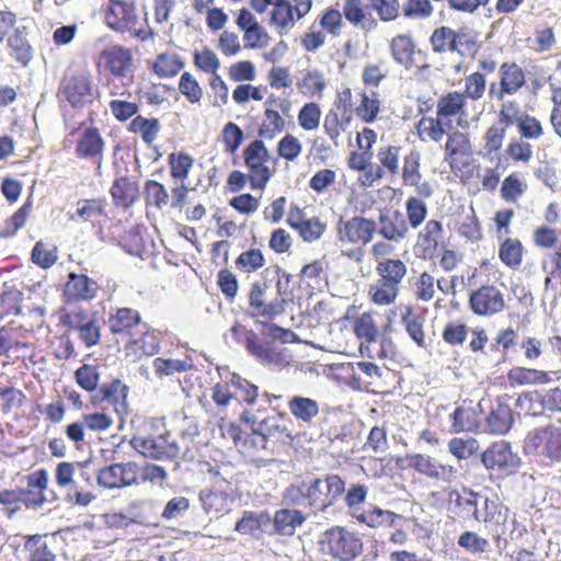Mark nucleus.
Segmentation results:
<instances>
[{
	"label": "nucleus",
	"instance_id": "nucleus-1",
	"mask_svg": "<svg viewBox=\"0 0 561 561\" xmlns=\"http://www.w3.org/2000/svg\"><path fill=\"white\" fill-rule=\"evenodd\" d=\"M324 553L337 561H352L363 549V542L354 533L335 526L322 534L320 539Z\"/></svg>",
	"mask_w": 561,
	"mask_h": 561
},
{
	"label": "nucleus",
	"instance_id": "nucleus-2",
	"mask_svg": "<svg viewBox=\"0 0 561 561\" xmlns=\"http://www.w3.org/2000/svg\"><path fill=\"white\" fill-rule=\"evenodd\" d=\"M525 448L549 465H561V428L548 425L535 430L527 435Z\"/></svg>",
	"mask_w": 561,
	"mask_h": 561
},
{
	"label": "nucleus",
	"instance_id": "nucleus-3",
	"mask_svg": "<svg viewBox=\"0 0 561 561\" xmlns=\"http://www.w3.org/2000/svg\"><path fill=\"white\" fill-rule=\"evenodd\" d=\"M104 19L113 31L128 32L134 37L145 38L142 23L131 2L110 0L104 9Z\"/></svg>",
	"mask_w": 561,
	"mask_h": 561
},
{
	"label": "nucleus",
	"instance_id": "nucleus-4",
	"mask_svg": "<svg viewBox=\"0 0 561 561\" xmlns=\"http://www.w3.org/2000/svg\"><path fill=\"white\" fill-rule=\"evenodd\" d=\"M244 162L249 169V181L253 190H263L272 178L266 165L268 151L262 140H254L244 150Z\"/></svg>",
	"mask_w": 561,
	"mask_h": 561
},
{
	"label": "nucleus",
	"instance_id": "nucleus-5",
	"mask_svg": "<svg viewBox=\"0 0 561 561\" xmlns=\"http://www.w3.org/2000/svg\"><path fill=\"white\" fill-rule=\"evenodd\" d=\"M58 95L61 101H67L75 108L90 104L94 99L91 77L85 72L66 77Z\"/></svg>",
	"mask_w": 561,
	"mask_h": 561
},
{
	"label": "nucleus",
	"instance_id": "nucleus-6",
	"mask_svg": "<svg viewBox=\"0 0 561 561\" xmlns=\"http://www.w3.org/2000/svg\"><path fill=\"white\" fill-rule=\"evenodd\" d=\"M139 467L134 461L113 463L98 471V484L105 489H122L138 483Z\"/></svg>",
	"mask_w": 561,
	"mask_h": 561
},
{
	"label": "nucleus",
	"instance_id": "nucleus-7",
	"mask_svg": "<svg viewBox=\"0 0 561 561\" xmlns=\"http://www.w3.org/2000/svg\"><path fill=\"white\" fill-rule=\"evenodd\" d=\"M131 447L146 458L151 459H174L181 453L176 440H170L168 436H135L130 440Z\"/></svg>",
	"mask_w": 561,
	"mask_h": 561
},
{
	"label": "nucleus",
	"instance_id": "nucleus-8",
	"mask_svg": "<svg viewBox=\"0 0 561 561\" xmlns=\"http://www.w3.org/2000/svg\"><path fill=\"white\" fill-rule=\"evenodd\" d=\"M316 512L325 513L345 491V482L336 474L311 478Z\"/></svg>",
	"mask_w": 561,
	"mask_h": 561
},
{
	"label": "nucleus",
	"instance_id": "nucleus-9",
	"mask_svg": "<svg viewBox=\"0 0 561 561\" xmlns=\"http://www.w3.org/2000/svg\"><path fill=\"white\" fill-rule=\"evenodd\" d=\"M377 225L374 220L354 216L348 220L340 218L337 224V238L341 242L367 244L371 241Z\"/></svg>",
	"mask_w": 561,
	"mask_h": 561
},
{
	"label": "nucleus",
	"instance_id": "nucleus-10",
	"mask_svg": "<svg viewBox=\"0 0 561 561\" xmlns=\"http://www.w3.org/2000/svg\"><path fill=\"white\" fill-rule=\"evenodd\" d=\"M469 304L479 316H493L505 307L504 295L494 285H484L471 293Z\"/></svg>",
	"mask_w": 561,
	"mask_h": 561
},
{
	"label": "nucleus",
	"instance_id": "nucleus-11",
	"mask_svg": "<svg viewBox=\"0 0 561 561\" xmlns=\"http://www.w3.org/2000/svg\"><path fill=\"white\" fill-rule=\"evenodd\" d=\"M508 518V508L502 503L488 497V508L484 505L477 506L476 515H471L470 519L483 522L495 540H500L504 535L502 527Z\"/></svg>",
	"mask_w": 561,
	"mask_h": 561
},
{
	"label": "nucleus",
	"instance_id": "nucleus-12",
	"mask_svg": "<svg viewBox=\"0 0 561 561\" xmlns=\"http://www.w3.org/2000/svg\"><path fill=\"white\" fill-rule=\"evenodd\" d=\"M108 328L112 333L121 334L136 342V335L147 330V324L141 322L140 314L131 308H118L108 319Z\"/></svg>",
	"mask_w": 561,
	"mask_h": 561
},
{
	"label": "nucleus",
	"instance_id": "nucleus-13",
	"mask_svg": "<svg viewBox=\"0 0 561 561\" xmlns=\"http://www.w3.org/2000/svg\"><path fill=\"white\" fill-rule=\"evenodd\" d=\"M500 88L496 83L490 84V95L502 100L505 94L516 93L526 82L523 69L515 62H504L500 67Z\"/></svg>",
	"mask_w": 561,
	"mask_h": 561
},
{
	"label": "nucleus",
	"instance_id": "nucleus-14",
	"mask_svg": "<svg viewBox=\"0 0 561 561\" xmlns=\"http://www.w3.org/2000/svg\"><path fill=\"white\" fill-rule=\"evenodd\" d=\"M450 503L455 504L454 513L463 519H470L476 515L477 506L484 505L488 508V496L463 486L460 491L451 490L448 493Z\"/></svg>",
	"mask_w": 561,
	"mask_h": 561
},
{
	"label": "nucleus",
	"instance_id": "nucleus-15",
	"mask_svg": "<svg viewBox=\"0 0 561 561\" xmlns=\"http://www.w3.org/2000/svg\"><path fill=\"white\" fill-rule=\"evenodd\" d=\"M481 461L486 469L497 471H512L517 465L516 456L504 440L488 447L481 455Z\"/></svg>",
	"mask_w": 561,
	"mask_h": 561
},
{
	"label": "nucleus",
	"instance_id": "nucleus-16",
	"mask_svg": "<svg viewBox=\"0 0 561 561\" xmlns=\"http://www.w3.org/2000/svg\"><path fill=\"white\" fill-rule=\"evenodd\" d=\"M100 62L117 78L130 79L133 54L123 46H112L100 54Z\"/></svg>",
	"mask_w": 561,
	"mask_h": 561
},
{
	"label": "nucleus",
	"instance_id": "nucleus-17",
	"mask_svg": "<svg viewBox=\"0 0 561 561\" xmlns=\"http://www.w3.org/2000/svg\"><path fill=\"white\" fill-rule=\"evenodd\" d=\"M266 288V283H253L249 294V306L254 314L273 318L284 312L286 301L285 298H276L266 304L264 301Z\"/></svg>",
	"mask_w": 561,
	"mask_h": 561
},
{
	"label": "nucleus",
	"instance_id": "nucleus-18",
	"mask_svg": "<svg viewBox=\"0 0 561 561\" xmlns=\"http://www.w3.org/2000/svg\"><path fill=\"white\" fill-rule=\"evenodd\" d=\"M313 499L311 478L293 482L282 492V501L286 506L305 507L317 514Z\"/></svg>",
	"mask_w": 561,
	"mask_h": 561
},
{
	"label": "nucleus",
	"instance_id": "nucleus-19",
	"mask_svg": "<svg viewBox=\"0 0 561 561\" xmlns=\"http://www.w3.org/2000/svg\"><path fill=\"white\" fill-rule=\"evenodd\" d=\"M307 519L308 516L301 510L291 506L279 508L272 517L273 530L270 534L290 537Z\"/></svg>",
	"mask_w": 561,
	"mask_h": 561
},
{
	"label": "nucleus",
	"instance_id": "nucleus-20",
	"mask_svg": "<svg viewBox=\"0 0 561 561\" xmlns=\"http://www.w3.org/2000/svg\"><path fill=\"white\" fill-rule=\"evenodd\" d=\"M407 459L411 468L432 479L449 481L456 473L453 466L439 463L426 455L414 454L408 456Z\"/></svg>",
	"mask_w": 561,
	"mask_h": 561
},
{
	"label": "nucleus",
	"instance_id": "nucleus-21",
	"mask_svg": "<svg viewBox=\"0 0 561 561\" xmlns=\"http://www.w3.org/2000/svg\"><path fill=\"white\" fill-rule=\"evenodd\" d=\"M443 239V226L438 220H428L417 234L416 248L423 257H434Z\"/></svg>",
	"mask_w": 561,
	"mask_h": 561
},
{
	"label": "nucleus",
	"instance_id": "nucleus-22",
	"mask_svg": "<svg viewBox=\"0 0 561 561\" xmlns=\"http://www.w3.org/2000/svg\"><path fill=\"white\" fill-rule=\"evenodd\" d=\"M409 231L403 215L396 210L391 214H380L378 218V232L389 241H401Z\"/></svg>",
	"mask_w": 561,
	"mask_h": 561
},
{
	"label": "nucleus",
	"instance_id": "nucleus-23",
	"mask_svg": "<svg viewBox=\"0 0 561 561\" xmlns=\"http://www.w3.org/2000/svg\"><path fill=\"white\" fill-rule=\"evenodd\" d=\"M104 140L98 128L89 127L79 137L76 146V154L82 159L103 157Z\"/></svg>",
	"mask_w": 561,
	"mask_h": 561
},
{
	"label": "nucleus",
	"instance_id": "nucleus-24",
	"mask_svg": "<svg viewBox=\"0 0 561 561\" xmlns=\"http://www.w3.org/2000/svg\"><path fill=\"white\" fill-rule=\"evenodd\" d=\"M354 332L356 336L362 340L359 346L360 353L374 358V355L370 353V345L377 343L378 328L373 317L366 312L362 313L354 321Z\"/></svg>",
	"mask_w": 561,
	"mask_h": 561
},
{
	"label": "nucleus",
	"instance_id": "nucleus-25",
	"mask_svg": "<svg viewBox=\"0 0 561 561\" xmlns=\"http://www.w3.org/2000/svg\"><path fill=\"white\" fill-rule=\"evenodd\" d=\"M271 523L272 516L267 511H244L242 517L237 522L234 530L242 535L253 536L259 530L267 531Z\"/></svg>",
	"mask_w": 561,
	"mask_h": 561
},
{
	"label": "nucleus",
	"instance_id": "nucleus-26",
	"mask_svg": "<svg viewBox=\"0 0 561 561\" xmlns=\"http://www.w3.org/2000/svg\"><path fill=\"white\" fill-rule=\"evenodd\" d=\"M390 53L393 60L407 70L413 67L415 44L411 36L405 34L394 36L390 42Z\"/></svg>",
	"mask_w": 561,
	"mask_h": 561
},
{
	"label": "nucleus",
	"instance_id": "nucleus-27",
	"mask_svg": "<svg viewBox=\"0 0 561 561\" xmlns=\"http://www.w3.org/2000/svg\"><path fill=\"white\" fill-rule=\"evenodd\" d=\"M106 201L104 198H85L77 202L76 211L69 215L72 221L93 222L96 218L105 216Z\"/></svg>",
	"mask_w": 561,
	"mask_h": 561
},
{
	"label": "nucleus",
	"instance_id": "nucleus-28",
	"mask_svg": "<svg viewBox=\"0 0 561 561\" xmlns=\"http://www.w3.org/2000/svg\"><path fill=\"white\" fill-rule=\"evenodd\" d=\"M290 414L300 423L311 424L319 415V403L308 397L294 396L288 401Z\"/></svg>",
	"mask_w": 561,
	"mask_h": 561
},
{
	"label": "nucleus",
	"instance_id": "nucleus-29",
	"mask_svg": "<svg viewBox=\"0 0 561 561\" xmlns=\"http://www.w3.org/2000/svg\"><path fill=\"white\" fill-rule=\"evenodd\" d=\"M254 435L262 437L263 442L267 438L274 437L277 439H289L291 434L285 424V420L282 415L271 414L267 419L261 421V423L252 431Z\"/></svg>",
	"mask_w": 561,
	"mask_h": 561
},
{
	"label": "nucleus",
	"instance_id": "nucleus-30",
	"mask_svg": "<svg viewBox=\"0 0 561 561\" xmlns=\"http://www.w3.org/2000/svg\"><path fill=\"white\" fill-rule=\"evenodd\" d=\"M65 291L70 298L87 300L94 297L96 286L87 275L70 273Z\"/></svg>",
	"mask_w": 561,
	"mask_h": 561
},
{
	"label": "nucleus",
	"instance_id": "nucleus-31",
	"mask_svg": "<svg viewBox=\"0 0 561 561\" xmlns=\"http://www.w3.org/2000/svg\"><path fill=\"white\" fill-rule=\"evenodd\" d=\"M25 27L16 28L12 35L8 37V46L10 55L22 66H27L33 57V49L24 33Z\"/></svg>",
	"mask_w": 561,
	"mask_h": 561
},
{
	"label": "nucleus",
	"instance_id": "nucleus-32",
	"mask_svg": "<svg viewBox=\"0 0 561 561\" xmlns=\"http://www.w3.org/2000/svg\"><path fill=\"white\" fill-rule=\"evenodd\" d=\"M489 430L494 434H505L513 424V413L511 408L502 402H497L492 409L486 420Z\"/></svg>",
	"mask_w": 561,
	"mask_h": 561
},
{
	"label": "nucleus",
	"instance_id": "nucleus-33",
	"mask_svg": "<svg viewBox=\"0 0 561 561\" xmlns=\"http://www.w3.org/2000/svg\"><path fill=\"white\" fill-rule=\"evenodd\" d=\"M356 518L358 522L366 524L371 528H377L382 526H392L394 520L400 518V515L377 506H369L358 514Z\"/></svg>",
	"mask_w": 561,
	"mask_h": 561
},
{
	"label": "nucleus",
	"instance_id": "nucleus-34",
	"mask_svg": "<svg viewBox=\"0 0 561 561\" xmlns=\"http://www.w3.org/2000/svg\"><path fill=\"white\" fill-rule=\"evenodd\" d=\"M507 379L517 386L542 385L550 380L548 373L525 367H513L507 374Z\"/></svg>",
	"mask_w": 561,
	"mask_h": 561
},
{
	"label": "nucleus",
	"instance_id": "nucleus-35",
	"mask_svg": "<svg viewBox=\"0 0 561 561\" xmlns=\"http://www.w3.org/2000/svg\"><path fill=\"white\" fill-rule=\"evenodd\" d=\"M111 194L116 205L128 207L137 198L138 187L135 182L122 176L113 183Z\"/></svg>",
	"mask_w": 561,
	"mask_h": 561
},
{
	"label": "nucleus",
	"instance_id": "nucleus-36",
	"mask_svg": "<svg viewBox=\"0 0 561 561\" xmlns=\"http://www.w3.org/2000/svg\"><path fill=\"white\" fill-rule=\"evenodd\" d=\"M229 386L233 389V397L245 402L248 405H254L259 396L257 386L251 383L245 378L238 374H232L229 380Z\"/></svg>",
	"mask_w": 561,
	"mask_h": 561
},
{
	"label": "nucleus",
	"instance_id": "nucleus-37",
	"mask_svg": "<svg viewBox=\"0 0 561 561\" xmlns=\"http://www.w3.org/2000/svg\"><path fill=\"white\" fill-rule=\"evenodd\" d=\"M129 130L140 134L142 140L150 145L157 139L160 131V122L158 118H146L138 115L130 122Z\"/></svg>",
	"mask_w": 561,
	"mask_h": 561
},
{
	"label": "nucleus",
	"instance_id": "nucleus-38",
	"mask_svg": "<svg viewBox=\"0 0 561 561\" xmlns=\"http://www.w3.org/2000/svg\"><path fill=\"white\" fill-rule=\"evenodd\" d=\"M24 548L28 552L27 561H56V556L41 535L28 537Z\"/></svg>",
	"mask_w": 561,
	"mask_h": 561
},
{
	"label": "nucleus",
	"instance_id": "nucleus-39",
	"mask_svg": "<svg viewBox=\"0 0 561 561\" xmlns=\"http://www.w3.org/2000/svg\"><path fill=\"white\" fill-rule=\"evenodd\" d=\"M399 287L379 278L370 285L369 296L376 305L387 306L394 301Z\"/></svg>",
	"mask_w": 561,
	"mask_h": 561
},
{
	"label": "nucleus",
	"instance_id": "nucleus-40",
	"mask_svg": "<svg viewBox=\"0 0 561 561\" xmlns=\"http://www.w3.org/2000/svg\"><path fill=\"white\" fill-rule=\"evenodd\" d=\"M376 271L380 278L399 287V284L407 273V267L401 260L388 259L380 262Z\"/></svg>",
	"mask_w": 561,
	"mask_h": 561
},
{
	"label": "nucleus",
	"instance_id": "nucleus-41",
	"mask_svg": "<svg viewBox=\"0 0 561 561\" xmlns=\"http://www.w3.org/2000/svg\"><path fill=\"white\" fill-rule=\"evenodd\" d=\"M433 50L436 53L457 50V34L447 26L436 28L431 36Z\"/></svg>",
	"mask_w": 561,
	"mask_h": 561
},
{
	"label": "nucleus",
	"instance_id": "nucleus-42",
	"mask_svg": "<svg viewBox=\"0 0 561 561\" xmlns=\"http://www.w3.org/2000/svg\"><path fill=\"white\" fill-rule=\"evenodd\" d=\"M499 256L508 267L516 268L523 259V245L517 239H506L500 247Z\"/></svg>",
	"mask_w": 561,
	"mask_h": 561
},
{
	"label": "nucleus",
	"instance_id": "nucleus-43",
	"mask_svg": "<svg viewBox=\"0 0 561 561\" xmlns=\"http://www.w3.org/2000/svg\"><path fill=\"white\" fill-rule=\"evenodd\" d=\"M457 543L471 554H481L490 549V541L472 530L463 531L458 537Z\"/></svg>",
	"mask_w": 561,
	"mask_h": 561
},
{
	"label": "nucleus",
	"instance_id": "nucleus-44",
	"mask_svg": "<svg viewBox=\"0 0 561 561\" xmlns=\"http://www.w3.org/2000/svg\"><path fill=\"white\" fill-rule=\"evenodd\" d=\"M291 360L293 355L288 347L282 343H273L262 365L273 369H283L289 366Z\"/></svg>",
	"mask_w": 561,
	"mask_h": 561
},
{
	"label": "nucleus",
	"instance_id": "nucleus-45",
	"mask_svg": "<svg viewBox=\"0 0 561 561\" xmlns=\"http://www.w3.org/2000/svg\"><path fill=\"white\" fill-rule=\"evenodd\" d=\"M465 105V96L458 92H450L437 101V116L450 117L459 114Z\"/></svg>",
	"mask_w": 561,
	"mask_h": 561
},
{
	"label": "nucleus",
	"instance_id": "nucleus-46",
	"mask_svg": "<svg viewBox=\"0 0 561 561\" xmlns=\"http://www.w3.org/2000/svg\"><path fill=\"white\" fill-rule=\"evenodd\" d=\"M402 322L409 336L420 347H426L425 334H424V318L415 314L409 309L404 316H402Z\"/></svg>",
	"mask_w": 561,
	"mask_h": 561
},
{
	"label": "nucleus",
	"instance_id": "nucleus-47",
	"mask_svg": "<svg viewBox=\"0 0 561 561\" xmlns=\"http://www.w3.org/2000/svg\"><path fill=\"white\" fill-rule=\"evenodd\" d=\"M540 391H528L518 396L516 400V409L519 413L530 416L542 415L543 408L541 404Z\"/></svg>",
	"mask_w": 561,
	"mask_h": 561
},
{
	"label": "nucleus",
	"instance_id": "nucleus-48",
	"mask_svg": "<svg viewBox=\"0 0 561 561\" xmlns=\"http://www.w3.org/2000/svg\"><path fill=\"white\" fill-rule=\"evenodd\" d=\"M265 119L259 129V136L266 139H273L277 134L282 133L285 128V121L277 111L266 107Z\"/></svg>",
	"mask_w": 561,
	"mask_h": 561
},
{
	"label": "nucleus",
	"instance_id": "nucleus-49",
	"mask_svg": "<svg viewBox=\"0 0 561 561\" xmlns=\"http://www.w3.org/2000/svg\"><path fill=\"white\" fill-rule=\"evenodd\" d=\"M445 153L447 157L470 156L472 148L469 137L459 130L451 133L445 144Z\"/></svg>",
	"mask_w": 561,
	"mask_h": 561
},
{
	"label": "nucleus",
	"instance_id": "nucleus-50",
	"mask_svg": "<svg viewBox=\"0 0 561 561\" xmlns=\"http://www.w3.org/2000/svg\"><path fill=\"white\" fill-rule=\"evenodd\" d=\"M351 118L340 117L337 111L330 110L323 121V128L325 134L330 137L335 146H339V137L345 130Z\"/></svg>",
	"mask_w": 561,
	"mask_h": 561
},
{
	"label": "nucleus",
	"instance_id": "nucleus-51",
	"mask_svg": "<svg viewBox=\"0 0 561 561\" xmlns=\"http://www.w3.org/2000/svg\"><path fill=\"white\" fill-rule=\"evenodd\" d=\"M265 264V259L261 250L250 249L242 252L236 260V267L245 273H252Z\"/></svg>",
	"mask_w": 561,
	"mask_h": 561
},
{
	"label": "nucleus",
	"instance_id": "nucleus-52",
	"mask_svg": "<svg viewBox=\"0 0 561 561\" xmlns=\"http://www.w3.org/2000/svg\"><path fill=\"white\" fill-rule=\"evenodd\" d=\"M146 202L158 209L164 208L169 203V193L161 183L149 180L145 184Z\"/></svg>",
	"mask_w": 561,
	"mask_h": 561
},
{
	"label": "nucleus",
	"instance_id": "nucleus-53",
	"mask_svg": "<svg viewBox=\"0 0 561 561\" xmlns=\"http://www.w3.org/2000/svg\"><path fill=\"white\" fill-rule=\"evenodd\" d=\"M152 367L154 375L162 379L168 376H172L175 373L186 371L191 366L185 360L180 359H163L157 357L152 360Z\"/></svg>",
	"mask_w": 561,
	"mask_h": 561
},
{
	"label": "nucleus",
	"instance_id": "nucleus-54",
	"mask_svg": "<svg viewBox=\"0 0 561 561\" xmlns=\"http://www.w3.org/2000/svg\"><path fill=\"white\" fill-rule=\"evenodd\" d=\"M417 133L420 136L426 135L431 140L439 142L446 130L439 116L437 118L424 116L417 124Z\"/></svg>",
	"mask_w": 561,
	"mask_h": 561
},
{
	"label": "nucleus",
	"instance_id": "nucleus-55",
	"mask_svg": "<svg viewBox=\"0 0 561 561\" xmlns=\"http://www.w3.org/2000/svg\"><path fill=\"white\" fill-rule=\"evenodd\" d=\"M300 91L309 96H321L325 88V80L320 71H308L301 82L298 84Z\"/></svg>",
	"mask_w": 561,
	"mask_h": 561
},
{
	"label": "nucleus",
	"instance_id": "nucleus-56",
	"mask_svg": "<svg viewBox=\"0 0 561 561\" xmlns=\"http://www.w3.org/2000/svg\"><path fill=\"white\" fill-rule=\"evenodd\" d=\"M199 500L206 513H219L225 510L227 495L224 492L203 490L199 493Z\"/></svg>",
	"mask_w": 561,
	"mask_h": 561
},
{
	"label": "nucleus",
	"instance_id": "nucleus-57",
	"mask_svg": "<svg viewBox=\"0 0 561 561\" xmlns=\"http://www.w3.org/2000/svg\"><path fill=\"white\" fill-rule=\"evenodd\" d=\"M420 153L417 151H411L404 158V164L402 170V179L404 184L414 186L419 184L421 180L420 173Z\"/></svg>",
	"mask_w": 561,
	"mask_h": 561
},
{
	"label": "nucleus",
	"instance_id": "nucleus-58",
	"mask_svg": "<svg viewBox=\"0 0 561 561\" xmlns=\"http://www.w3.org/2000/svg\"><path fill=\"white\" fill-rule=\"evenodd\" d=\"M271 22L278 26V33L284 35L295 23L291 3L288 1L278 8H274L271 14Z\"/></svg>",
	"mask_w": 561,
	"mask_h": 561
},
{
	"label": "nucleus",
	"instance_id": "nucleus-59",
	"mask_svg": "<svg viewBox=\"0 0 561 561\" xmlns=\"http://www.w3.org/2000/svg\"><path fill=\"white\" fill-rule=\"evenodd\" d=\"M408 222L412 228H417L426 218L427 207L425 202L417 197H410L405 202Z\"/></svg>",
	"mask_w": 561,
	"mask_h": 561
},
{
	"label": "nucleus",
	"instance_id": "nucleus-60",
	"mask_svg": "<svg viewBox=\"0 0 561 561\" xmlns=\"http://www.w3.org/2000/svg\"><path fill=\"white\" fill-rule=\"evenodd\" d=\"M32 261L43 268L53 266L57 261L56 248H49L42 241L36 242L32 250Z\"/></svg>",
	"mask_w": 561,
	"mask_h": 561
},
{
	"label": "nucleus",
	"instance_id": "nucleus-61",
	"mask_svg": "<svg viewBox=\"0 0 561 561\" xmlns=\"http://www.w3.org/2000/svg\"><path fill=\"white\" fill-rule=\"evenodd\" d=\"M382 171L394 175L399 171V147L388 146L380 148L377 153Z\"/></svg>",
	"mask_w": 561,
	"mask_h": 561
},
{
	"label": "nucleus",
	"instance_id": "nucleus-62",
	"mask_svg": "<svg viewBox=\"0 0 561 561\" xmlns=\"http://www.w3.org/2000/svg\"><path fill=\"white\" fill-rule=\"evenodd\" d=\"M170 171L174 179L184 180L188 176L193 159L186 153H171L169 156Z\"/></svg>",
	"mask_w": 561,
	"mask_h": 561
},
{
	"label": "nucleus",
	"instance_id": "nucleus-63",
	"mask_svg": "<svg viewBox=\"0 0 561 561\" xmlns=\"http://www.w3.org/2000/svg\"><path fill=\"white\" fill-rule=\"evenodd\" d=\"M221 136L226 151L229 153H234L244 138L242 129L232 122L225 125Z\"/></svg>",
	"mask_w": 561,
	"mask_h": 561
},
{
	"label": "nucleus",
	"instance_id": "nucleus-64",
	"mask_svg": "<svg viewBox=\"0 0 561 561\" xmlns=\"http://www.w3.org/2000/svg\"><path fill=\"white\" fill-rule=\"evenodd\" d=\"M75 375L78 385L85 391L91 392L96 389L100 379L96 367L83 365L76 370Z\"/></svg>",
	"mask_w": 561,
	"mask_h": 561
}]
</instances>
